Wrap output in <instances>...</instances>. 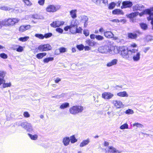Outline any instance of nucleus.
Segmentation results:
<instances>
[{
  "label": "nucleus",
  "mask_w": 153,
  "mask_h": 153,
  "mask_svg": "<svg viewBox=\"0 0 153 153\" xmlns=\"http://www.w3.org/2000/svg\"><path fill=\"white\" fill-rule=\"evenodd\" d=\"M5 82V80L4 79V78H0V86Z\"/></svg>",
  "instance_id": "e2e57ef3"
},
{
  "label": "nucleus",
  "mask_w": 153,
  "mask_h": 153,
  "mask_svg": "<svg viewBox=\"0 0 153 153\" xmlns=\"http://www.w3.org/2000/svg\"><path fill=\"white\" fill-rule=\"evenodd\" d=\"M56 30V31H57V32L59 33H62L63 31V29L60 28H57Z\"/></svg>",
  "instance_id": "052dcab7"
},
{
  "label": "nucleus",
  "mask_w": 153,
  "mask_h": 153,
  "mask_svg": "<svg viewBox=\"0 0 153 153\" xmlns=\"http://www.w3.org/2000/svg\"><path fill=\"white\" fill-rule=\"evenodd\" d=\"M31 27V26L30 25H21L19 27V31L21 33H22L30 29Z\"/></svg>",
  "instance_id": "2eb2a0df"
},
{
  "label": "nucleus",
  "mask_w": 153,
  "mask_h": 153,
  "mask_svg": "<svg viewBox=\"0 0 153 153\" xmlns=\"http://www.w3.org/2000/svg\"><path fill=\"white\" fill-rule=\"evenodd\" d=\"M83 33L86 36H88L89 35V31L87 29L84 30H83Z\"/></svg>",
  "instance_id": "6e6d98bb"
},
{
  "label": "nucleus",
  "mask_w": 153,
  "mask_h": 153,
  "mask_svg": "<svg viewBox=\"0 0 153 153\" xmlns=\"http://www.w3.org/2000/svg\"><path fill=\"white\" fill-rule=\"evenodd\" d=\"M23 115L25 117L27 118L30 117V114H29L28 112L25 111L24 112L23 114Z\"/></svg>",
  "instance_id": "4d7b16f0"
},
{
  "label": "nucleus",
  "mask_w": 153,
  "mask_h": 153,
  "mask_svg": "<svg viewBox=\"0 0 153 153\" xmlns=\"http://www.w3.org/2000/svg\"><path fill=\"white\" fill-rule=\"evenodd\" d=\"M96 35L94 34H91L90 35V38L91 39H94L95 38L96 39Z\"/></svg>",
  "instance_id": "69168bd1"
},
{
  "label": "nucleus",
  "mask_w": 153,
  "mask_h": 153,
  "mask_svg": "<svg viewBox=\"0 0 153 153\" xmlns=\"http://www.w3.org/2000/svg\"><path fill=\"white\" fill-rule=\"evenodd\" d=\"M114 96L113 94L109 92H105L102 94V98L105 100H109L111 99Z\"/></svg>",
  "instance_id": "f8f14e48"
},
{
  "label": "nucleus",
  "mask_w": 153,
  "mask_h": 153,
  "mask_svg": "<svg viewBox=\"0 0 153 153\" xmlns=\"http://www.w3.org/2000/svg\"><path fill=\"white\" fill-rule=\"evenodd\" d=\"M127 48L124 46H121L120 52L122 56L125 58L127 59L129 57L128 52H130Z\"/></svg>",
  "instance_id": "7ed1b4c3"
},
{
  "label": "nucleus",
  "mask_w": 153,
  "mask_h": 153,
  "mask_svg": "<svg viewBox=\"0 0 153 153\" xmlns=\"http://www.w3.org/2000/svg\"><path fill=\"white\" fill-rule=\"evenodd\" d=\"M77 48L80 50L83 49L84 48V45H80L77 46Z\"/></svg>",
  "instance_id": "13d9d810"
},
{
  "label": "nucleus",
  "mask_w": 153,
  "mask_h": 153,
  "mask_svg": "<svg viewBox=\"0 0 153 153\" xmlns=\"http://www.w3.org/2000/svg\"><path fill=\"white\" fill-rule=\"evenodd\" d=\"M100 0H92V1L97 5H99V1Z\"/></svg>",
  "instance_id": "338daca9"
},
{
  "label": "nucleus",
  "mask_w": 153,
  "mask_h": 153,
  "mask_svg": "<svg viewBox=\"0 0 153 153\" xmlns=\"http://www.w3.org/2000/svg\"><path fill=\"white\" fill-rule=\"evenodd\" d=\"M0 9L5 11H10V10H13V9L10 7L5 6H2L0 7Z\"/></svg>",
  "instance_id": "72a5a7b5"
},
{
  "label": "nucleus",
  "mask_w": 153,
  "mask_h": 153,
  "mask_svg": "<svg viewBox=\"0 0 153 153\" xmlns=\"http://www.w3.org/2000/svg\"><path fill=\"white\" fill-rule=\"evenodd\" d=\"M77 12V10L76 9L72 10L70 11V14L72 19H74L76 18Z\"/></svg>",
  "instance_id": "aec40b11"
},
{
  "label": "nucleus",
  "mask_w": 153,
  "mask_h": 153,
  "mask_svg": "<svg viewBox=\"0 0 153 153\" xmlns=\"http://www.w3.org/2000/svg\"><path fill=\"white\" fill-rule=\"evenodd\" d=\"M70 25L67 26L64 28V30L65 31H68V30H70Z\"/></svg>",
  "instance_id": "774afa93"
},
{
  "label": "nucleus",
  "mask_w": 153,
  "mask_h": 153,
  "mask_svg": "<svg viewBox=\"0 0 153 153\" xmlns=\"http://www.w3.org/2000/svg\"><path fill=\"white\" fill-rule=\"evenodd\" d=\"M134 127H137L142 128L143 127V126L142 124L138 123H134L133 124Z\"/></svg>",
  "instance_id": "58836bf2"
},
{
  "label": "nucleus",
  "mask_w": 153,
  "mask_h": 153,
  "mask_svg": "<svg viewBox=\"0 0 153 153\" xmlns=\"http://www.w3.org/2000/svg\"><path fill=\"white\" fill-rule=\"evenodd\" d=\"M46 53L45 52L39 53L36 55V57L39 59H40L46 56Z\"/></svg>",
  "instance_id": "a878e982"
},
{
  "label": "nucleus",
  "mask_w": 153,
  "mask_h": 153,
  "mask_svg": "<svg viewBox=\"0 0 153 153\" xmlns=\"http://www.w3.org/2000/svg\"><path fill=\"white\" fill-rule=\"evenodd\" d=\"M112 13L114 15H123L124 12L120 9H115L112 11Z\"/></svg>",
  "instance_id": "5701e85b"
},
{
  "label": "nucleus",
  "mask_w": 153,
  "mask_h": 153,
  "mask_svg": "<svg viewBox=\"0 0 153 153\" xmlns=\"http://www.w3.org/2000/svg\"><path fill=\"white\" fill-rule=\"evenodd\" d=\"M115 6V4L114 2H112L109 5L108 8L110 9H113Z\"/></svg>",
  "instance_id": "8fccbe9b"
},
{
  "label": "nucleus",
  "mask_w": 153,
  "mask_h": 153,
  "mask_svg": "<svg viewBox=\"0 0 153 153\" xmlns=\"http://www.w3.org/2000/svg\"><path fill=\"white\" fill-rule=\"evenodd\" d=\"M70 141L72 143H74L76 142L77 141V139H76L74 135H73L70 137Z\"/></svg>",
  "instance_id": "473e14b6"
},
{
  "label": "nucleus",
  "mask_w": 153,
  "mask_h": 153,
  "mask_svg": "<svg viewBox=\"0 0 153 153\" xmlns=\"http://www.w3.org/2000/svg\"><path fill=\"white\" fill-rule=\"evenodd\" d=\"M144 8V6L141 4H137L134 5L132 7V9L133 11L137 10H141Z\"/></svg>",
  "instance_id": "dca6fc26"
},
{
  "label": "nucleus",
  "mask_w": 153,
  "mask_h": 153,
  "mask_svg": "<svg viewBox=\"0 0 153 153\" xmlns=\"http://www.w3.org/2000/svg\"><path fill=\"white\" fill-rule=\"evenodd\" d=\"M83 110L82 106L79 105H75L72 106L69 109L70 113L73 115H75L79 113L82 112Z\"/></svg>",
  "instance_id": "f03ea898"
},
{
  "label": "nucleus",
  "mask_w": 153,
  "mask_h": 153,
  "mask_svg": "<svg viewBox=\"0 0 153 153\" xmlns=\"http://www.w3.org/2000/svg\"><path fill=\"white\" fill-rule=\"evenodd\" d=\"M122 5L121 7V9L130 8L133 5V3L129 1H126L122 2Z\"/></svg>",
  "instance_id": "ddd939ff"
},
{
  "label": "nucleus",
  "mask_w": 153,
  "mask_h": 153,
  "mask_svg": "<svg viewBox=\"0 0 153 153\" xmlns=\"http://www.w3.org/2000/svg\"><path fill=\"white\" fill-rule=\"evenodd\" d=\"M61 81V79L59 77H58L55 80V82L56 83H58L59 82Z\"/></svg>",
  "instance_id": "0e129e2a"
},
{
  "label": "nucleus",
  "mask_w": 153,
  "mask_h": 153,
  "mask_svg": "<svg viewBox=\"0 0 153 153\" xmlns=\"http://www.w3.org/2000/svg\"><path fill=\"white\" fill-rule=\"evenodd\" d=\"M140 27L142 29L144 30H146L148 28L147 25L145 23H142L140 24Z\"/></svg>",
  "instance_id": "f704fd0d"
},
{
  "label": "nucleus",
  "mask_w": 153,
  "mask_h": 153,
  "mask_svg": "<svg viewBox=\"0 0 153 153\" xmlns=\"http://www.w3.org/2000/svg\"><path fill=\"white\" fill-rule=\"evenodd\" d=\"M38 49L41 51H45L44 45H41L39 46L38 48Z\"/></svg>",
  "instance_id": "79ce46f5"
},
{
  "label": "nucleus",
  "mask_w": 153,
  "mask_h": 153,
  "mask_svg": "<svg viewBox=\"0 0 153 153\" xmlns=\"http://www.w3.org/2000/svg\"><path fill=\"white\" fill-rule=\"evenodd\" d=\"M59 9V7L53 5H48L46 8V10L49 13L56 12Z\"/></svg>",
  "instance_id": "0eeeda50"
},
{
  "label": "nucleus",
  "mask_w": 153,
  "mask_h": 153,
  "mask_svg": "<svg viewBox=\"0 0 153 153\" xmlns=\"http://www.w3.org/2000/svg\"><path fill=\"white\" fill-rule=\"evenodd\" d=\"M129 51L131 53V55L134 61L137 62L140 60L141 53L138 51L137 49H132L129 50Z\"/></svg>",
  "instance_id": "f257e3e1"
},
{
  "label": "nucleus",
  "mask_w": 153,
  "mask_h": 153,
  "mask_svg": "<svg viewBox=\"0 0 153 153\" xmlns=\"http://www.w3.org/2000/svg\"><path fill=\"white\" fill-rule=\"evenodd\" d=\"M104 35L106 37L108 38H112L114 36V34L110 31H104Z\"/></svg>",
  "instance_id": "412c9836"
},
{
  "label": "nucleus",
  "mask_w": 153,
  "mask_h": 153,
  "mask_svg": "<svg viewBox=\"0 0 153 153\" xmlns=\"http://www.w3.org/2000/svg\"><path fill=\"white\" fill-rule=\"evenodd\" d=\"M65 22L60 20H56L53 22L51 24V27H58L64 25Z\"/></svg>",
  "instance_id": "9d476101"
},
{
  "label": "nucleus",
  "mask_w": 153,
  "mask_h": 153,
  "mask_svg": "<svg viewBox=\"0 0 153 153\" xmlns=\"http://www.w3.org/2000/svg\"><path fill=\"white\" fill-rule=\"evenodd\" d=\"M28 134L30 138L32 140H36L38 138V136L37 134L33 135L30 134Z\"/></svg>",
  "instance_id": "c85d7f7f"
},
{
  "label": "nucleus",
  "mask_w": 153,
  "mask_h": 153,
  "mask_svg": "<svg viewBox=\"0 0 153 153\" xmlns=\"http://www.w3.org/2000/svg\"><path fill=\"white\" fill-rule=\"evenodd\" d=\"M104 37L100 35H96V39L98 41H102L104 39Z\"/></svg>",
  "instance_id": "c03bdc74"
},
{
  "label": "nucleus",
  "mask_w": 153,
  "mask_h": 153,
  "mask_svg": "<svg viewBox=\"0 0 153 153\" xmlns=\"http://www.w3.org/2000/svg\"><path fill=\"white\" fill-rule=\"evenodd\" d=\"M111 103L116 108L120 109L124 107V105L120 100H113L111 101Z\"/></svg>",
  "instance_id": "20e7f679"
},
{
  "label": "nucleus",
  "mask_w": 153,
  "mask_h": 153,
  "mask_svg": "<svg viewBox=\"0 0 153 153\" xmlns=\"http://www.w3.org/2000/svg\"><path fill=\"white\" fill-rule=\"evenodd\" d=\"M105 150L106 153H120L121 152L112 146H109L105 148Z\"/></svg>",
  "instance_id": "6e6552de"
},
{
  "label": "nucleus",
  "mask_w": 153,
  "mask_h": 153,
  "mask_svg": "<svg viewBox=\"0 0 153 153\" xmlns=\"http://www.w3.org/2000/svg\"><path fill=\"white\" fill-rule=\"evenodd\" d=\"M86 44L90 46H93L95 45V43L90 39L87 40L85 41Z\"/></svg>",
  "instance_id": "cd10ccee"
},
{
  "label": "nucleus",
  "mask_w": 153,
  "mask_h": 153,
  "mask_svg": "<svg viewBox=\"0 0 153 153\" xmlns=\"http://www.w3.org/2000/svg\"><path fill=\"white\" fill-rule=\"evenodd\" d=\"M117 60L116 59H113L111 61L108 62L106 64V65L108 67H111L117 64Z\"/></svg>",
  "instance_id": "6ab92c4d"
},
{
  "label": "nucleus",
  "mask_w": 153,
  "mask_h": 153,
  "mask_svg": "<svg viewBox=\"0 0 153 153\" xmlns=\"http://www.w3.org/2000/svg\"><path fill=\"white\" fill-rule=\"evenodd\" d=\"M121 47L117 46H112L109 48V53L112 55L118 54L120 52Z\"/></svg>",
  "instance_id": "39448f33"
},
{
  "label": "nucleus",
  "mask_w": 153,
  "mask_h": 153,
  "mask_svg": "<svg viewBox=\"0 0 153 153\" xmlns=\"http://www.w3.org/2000/svg\"><path fill=\"white\" fill-rule=\"evenodd\" d=\"M45 47V51L51 50L52 49L51 46L49 44H46L44 45Z\"/></svg>",
  "instance_id": "e433bc0d"
},
{
  "label": "nucleus",
  "mask_w": 153,
  "mask_h": 153,
  "mask_svg": "<svg viewBox=\"0 0 153 153\" xmlns=\"http://www.w3.org/2000/svg\"><path fill=\"white\" fill-rule=\"evenodd\" d=\"M117 95L120 97H128V94L126 91L119 92L117 94Z\"/></svg>",
  "instance_id": "b1692460"
},
{
  "label": "nucleus",
  "mask_w": 153,
  "mask_h": 153,
  "mask_svg": "<svg viewBox=\"0 0 153 153\" xmlns=\"http://www.w3.org/2000/svg\"><path fill=\"white\" fill-rule=\"evenodd\" d=\"M21 126L27 131H31L33 130L31 124L27 122L22 123Z\"/></svg>",
  "instance_id": "9b49d317"
},
{
  "label": "nucleus",
  "mask_w": 153,
  "mask_h": 153,
  "mask_svg": "<svg viewBox=\"0 0 153 153\" xmlns=\"http://www.w3.org/2000/svg\"><path fill=\"white\" fill-rule=\"evenodd\" d=\"M45 0H39L38 3L40 5H43L45 3Z\"/></svg>",
  "instance_id": "680f3d73"
},
{
  "label": "nucleus",
  "mask_w": 153,
  "mask_h": 153,
  "mask_svg": "<svg viewBox=\"0 0 153 153\" xmlns=\"http://www.w3.org/2000/svg\"><path fill=\"white\" fill-rule=\"evenodd\" d=\"M0 57L3 59H7L8 57L7 55L4 53L0 54Z\"/></svg>",
  "instance_id": "3c124183"
},
{
  "label": "nucleus",
  "mask_w": 153,
  "mask_h": 153,
  "mask_svg": "<svg viewBox=\"0 0 153 153\" xmlns=\"http://www.w3.org/2000/svg\"><path fill=\"white\" fill-rule=\"evenodd\" d=\"M138 15V12H132L129 14H127L126 16L127 18H129L131 20H133L134 18L136 17Z\"/></svg>",
  "instance_id": "f3484780"
},
{
  "label": "nucleus",
  "mask_w": 153,
  "mask_h": 153,
  "mask_svg": "<svg viewBox=\"0 0 153 153\" xmlns=\"http://www.w3.org/2000/svg\"><path fill=\"white\" fill-rule=\"evenodd\" d=\"M23 2L27 6L30 7L32 4V2L29 0H23Z\"/></svg>",
  "instance_id": "2f4dec72"
},
{
  "label": "nucleus",
  "mask_w": 153,
  "mask_h": 153,
  "mask_svg": "<svg viewBox=\"0 0 153 153\" xmlns=\"http://www.w3.org/2000/svg\"><path fill=\"white\" fill-rule=\"evenodd\" d=\"M16 46L17 47L16 48V51L17 52H22L23 51L24 47H23L19 45H17Z\"/></svg>",
  "instance_id": "4c0bfd02"
},
{
  "label": "nucleus",
  "mask_w": 153,
  "mask_h": 153,
  "mask_svg": "<svg viewBox=\"0 0 153 153\" xmlns=\"http://www.w3.org/2000/svg\"><path fill=\"white\" fill-rule=\"evenodd\" d=\"M8 19L10 27L13 26L19 21V19L16 18L12 19L9 18H8Z\"/></svg>",
  "instance_id": "4468645a"
},
{
  "label": "nucleus",
  "mask_w": 153,
  "mask_h": 153,
  "mask_svg": "<svg viewBox=\"0 0 153 153\" xmlns=\"http://www.w3.org/2000/svg\"><path fill=\"white\" fill-rule=\"evenodd\" d=\"M69 106V104L68 102H65L62 103L60 106V108L64 109L68 107Z\"/></svg>",
  "instance_id": "bb28decb"
},
{
  "label": "nucleus",
  "mask_w": 153,
  "mask_h": 153,
  "mask_svg": "<svg viewBox=\"0 0 153 153\" xmlns=\"http://www.w3.org/2000/svg\"><path fill=\"white\" fill-rule=\"evenodd\" d=\"M54 59L53 57H50L46 58L43 59V62L44 63H48L50 61H53Z\"/></svg>",
  "instance_id": "c756f323"
},
{
  "label": "nucleus",
  "mask_w": 153,
  "mask_h": 153,
  "mask_svg": "<svg viewBox=\"0 0 153 153\" xmlns=\"http://www.w3.org/2000/svg\"><path fill=\"white\" fill-rule=\"evenodd\" d=\"M145 14H148L150 15L151 13L150 10L149 9H146L143 11Z\"/></svg>",
  "instance_id": "5fc2aeb1"
},
{
  "label": "nucleus",
  "mask_w": 153,
  "mask_h": 153,
  "mask_svg": "<svg viewBox=\"0 0 153 153\" xmlns=\"http://www.w3.org/2000/svg\"><path fill=\"white\" fill-rule=\"evenodd\" d=\"M147 19L148 21L153 20V13H151L149 16L148 17Z\"/></svg>",
  "instance_id": "864d4df0"
},
{
  "label": "nucleus",
  "mask_w": 153,
  "mask_h": 153,
  "mask_svg": "<svg viewBox=\"0 0 153 153\" xmlns=\"http://www.w3.org/2000/svg\"><path fill=\"white\" fill-rule=\"evenodd\" d=\"M90 142V140L89 138H87L86 139L83 140L79 144V146L80 147H82L88 145Z\"/></svg>",
  "instance_id": "a211bd4d"
},
{
  "label": "nucleus",
  "mask_w": 153,
  "mask_h": 153,
  "mask_svg": "<svg viewBox=\"0 0 153 153\" xmlns=\"http://www.w3.org/2000/svg\"><path fill=\"white\" fill-rule=\"evenodd\" d=\"M70 142V138L68 137H65L62 139V143L65 146H68Z\"/></svg>",
  "instance_id": "4be33fe9"
},
{
  "label": "nucleus",
  "mask_w": 153,
  "mask_h": 153,
  "mask_svg": "<svg viewBox=\"0 0 153 153\" xmlns=\"http://www.w3.org/2000/svg\"><path fill=\"white\" fill-rule=\"evenodd\" d=\"M11 85V83L10 82L9 83H5V82H4L2 85V86L3 88H5L10 87Z\"/></svg>",
  "instance_id": "a19ab883"
},
{
  "label": "nucleus",
  "mask_w": 153,
  "mask_h": 153,
  "mask_svg": "<svg viewBox=\"0 0 153 153\" xmlns=\"http://www.w3.org/2000/svg\"><path fill=\"white\" fill-rule=\"evenodd\" d=\"M52 36V34L51 33H48L45 34L44 36V38H48L51 37Z\"/></svg>",
  "instance_id": "bf43d9fd"
},
{
  "label": "nucleus",
  "mask_w": 153,
  "mask_h": 153,
  "mask_svg": "<svg viewBox=\"0 0 153 153\" xmlns=\"http://www.w3.org/2000/svg\"><path fill=\"white\" fill-rule=\"evenodd\" d=\"M134 113V111L131 109H128L126 110L125 111L126 114H133Z\"/></svg>",
  "instance_id": "09e8293b"
},
{
  "label": "nucleus",
  "mask_w": 153,
  "mask_h": 153,
  "mask_svg": "<svg viewBox=\"0 0 153 153\" xmlns=\"http://www.w3.org/2000/svg\"><path fill=\"white\" fill-rule=\"evenodd\" d=\"M2 21L4 26L5 27H10L8 22V19H6Z\"/></svg>",
  "instance_id": "c9c22d12"
},
{
  "label": "nucleus",
  "mask_w": 153,
  "mask_h": 153,
  "mask_svg": "<svg viewBox=\"0 0 153 153\" xmlns=\"http://www.w3.org/2000/svg\"><path fill=\"white\" fill-rule=\"evenodd\" d=\"M75 21L74 20H73L70 25V32L73 34H75V32H76L77 24L76 23Z\"/></svg>",
  "instance_id": "1a4fd4ad"
},
{
  "label": "nucleus",
  "mask_w": 153,
  "mask_h": 153,
  "mask_svg": "<svg viewBox=\"0 0 153 153\" xmlns=\"http://www.w3.org/2000/svg\"><path fill=\"white\" fill-rule=\"evenodd\" d=\"M120 128L122 130L127 129L128 128V125L126 123H125L120 127Z\"/></svg>",
  "instance_id": "ea45409f"
},
{
  "label": "nucleus",
  "mask_w": 153,
  "mask_h": 153,
  "mask_svg": "<svg viewBox=\"0 0 153 153\" xmlns=\"http://www.w3.org/2000/svg\"><path fill=\"white\" fill-rule=\"evenodd\" d=\"M59 49L60 53H63L66 52V49L65 48H60Z\"/></svg>",
  "instance_id": "603ef678"
},
{
  "label": "nucleus",
  "mask_w": 153,
  "mask_h": 153,
  "mask_svg": "<svg viewBox=\"0 0 153 153\" xmlns=\"http://www.w3.org/2000/svg\"><path fill=\"white\" fill-rule=\"evenodd\" d=\"M88 20V18L87 16H84L82 17L81 21L82 22H87Z\"/></svg>",
  "instance_id": "a18cd8bd"
},
{
  "label": "nucleus",
  "mask_w": 153,
  "mask_h": 153,
  "mask_svg": "<svg viewBox=\"0 0 153 153\" xmlns=\"http://www.w3.org/2000/svg\"><path fill=\"white\" fill-rule=\"evenodd\" d=\"M29 38L28 36H26L24 37H21L18 39V40L22 42H25L27 41Z\"/></svg>",
  "instance_id": "7c9ffc66"
},
{
  "label": "nucleus",
  "mask_w": 153,
  "mask_h": 153,
  "mask_svg": "<svg viewBox=\"0 0 153 153\" xmlns=\"http://www.w3.org/2000/svg\"><path fill=\"white\" fill-rule=\"evenodd\" d=\"M36 37L38 38L39 39H43L44 38V36L42 34H36L35 35Z\"/></svg>",
  "instance_id": "49530a36"
},
{
  "label": "nucleus",
  "mask_w": 153,
  "mask_h": 153,
  "mask_svg": "<svg viewBox=\"0 0 153 153\" xmlns=\"http://www.w3.org/2000/svg\"><path fill=\"white\" fill-rule=\"evenodd\" d=\"M82 30V29L80 27H78L77 26L76 29V32L75 34L76 33H81Z\"/></svg>",
  "instance_id": "37998d69"
},
{
  "label": "nucleus",
  "mask_w": 153,
  "mask_h": 153,
  "mask_svg": "<svg viewBox=\"0 0 153 153\" xmlns=\"http://www.w3.org/2000/svg\"><path fill=\"white\" fill-rule=\"evenodd\" d=\"M128 36L129 38L135 39L137 37V34L134 33H128Z\"/></svg>",
  "instance_id": "393cba45"
},
{
  "label": "nucleus",
  "mask_w": 153,
  "mask_h": 153,
  "mask_svg": "<svg viewBox=\"0 0 153 153\" xmlns=\"http://www.w3.org/2000/svg\"><path fill=\"white\" fill-rule=\"evenodd\" d=\"M98 51L100 53L107 54L109 53V47L107 45H105L99 47Z\"/></svg>",
  "instance_id": "423d86ee"
},
{
  "label": "nucleus",
  "mask_w": 153,
  "mask_h": 153,
  "mask_svg": "<svg viewBox=\"0 0 153 153\" xmlns=\"http://www.w3.org/2000/svg\"><path fill=\"white\" fill-rule=\"evenodd\" d=\"M6 74V72L2 70H0V76L2 78H4Z\"/></svg>",
  "instance_id": "de8ad7c7"
}]
</instances>
